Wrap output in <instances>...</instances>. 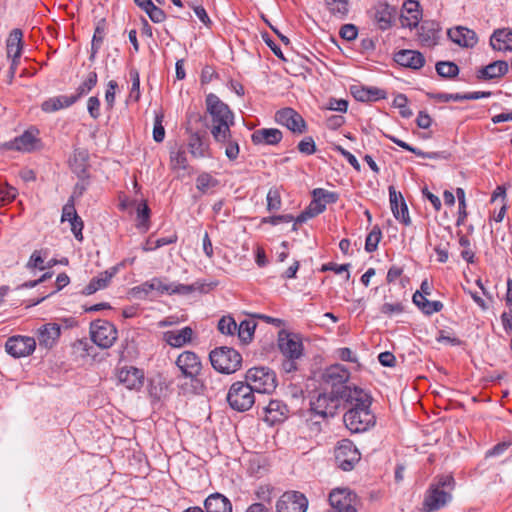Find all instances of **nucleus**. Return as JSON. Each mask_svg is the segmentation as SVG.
I'll return each mask as SVG.
<instances>
[{"instance_id": "obj_1", "label": "nucleus", "mask_w": 512, "mask_h": 512, "mask_svg": "<svg viewBox=\"0 0 512 512\" xmlns=\"http://www.w3.org/2000/svg\"><path fill=\"white\" fill-rule=\"evenodd\" d=\"M353 395L343 402L348 407L343 422L351 433H364L376 425V416L371 409L373 398L365 389L354 391Z\"/></svg>"}, {"instance_id": "obj_2", "label": "nucleus", "mask_w": 512, "mask_h": 512, "mask_svg": "<svg viewBox=\"0 0 512 512\" xmlns=\"http://www.w3.org/2000/svg\"><path fill=\"white\" fill-rule=\"evenodd\" d=\"M350 371L341 364L327 367L321 376V388L337 395L343 402L351 398L354 391H361L363 388L349 382Z\"/></svg>"}, {"instance_id": "obj_3", "label": "nucleus", "mask_w": 512, "mask_h": 512, "mask_svg": "<svg viewBox=\"0 0 512 512\" xmlns=\"http://www.w3.org/2000/svg\"><path fill=\"white\" fill-rule=\"evenodd\" d=\"M207 117L199 113L189 115L186 133L188 134L187 147L194 158L211 157L210 143L207 136Z\"/></svg>"}, {"instance_id": "obj_4", "label": "nucleus", "mask_w": 512, "mask_h": 512, "mask_svg": "<svg viewBox=\"0 0 512 512\" xmlns=\"http://www.w3.org/2000/svg\"><path fill=\"white\" fill-rule=\"evenodd\" d=\"M455 480L451 475H441L431 483L425 493L422 503V512H435L443 508L452 500Z\"/></svg>"}, {"instance_id": "obj_5", "label": "nucleus", "mask_w": 512, "mask_h": 512, "mask_svg": "<svg viewBox=\"0 0 512 512\" xmlns=\"http://www.w3.org/2000/svg\"><path fill=\"white\" fill-rule=\"evenodd\" d=\"M175 364L182 375L191 380L193 393L204 394L207 388V377L202 371L203 367L199 356L193 351L186 350L177 357Z\"/></svg>"}, {"instance_id": "obj_6", "label": "nucleus", "mask_w": 512, "mask_h": 512, "mask_svg": "<svg viewBox=\"0 0 512 512\" xmlns=\"http://www.w3.org/2000/svg\"><path fill=\"white\" fill-rule=\"evenodd\" d=\"M212 367L222 374H233L242 365V356L234 348L221 346L209 353Z\"/></svg>"}, {"instance_id": "obj_7", "label": "nucleus", "mask_w": 512, "mask_h": 512, "mask_svg": "<svg viewBox=\"0 0 512 512\" xmlns=\"http://www.w3.org/2000/svg\"><path fill=\"white\" fill-rule=\"evenodd\" d=\"M343 403V399L322 388L310 397V411L322 419L334 417Z\"/></svg>"}, {"instance_id": "obj_8", "label": "nucleus", "mask_w": 512, "mask_h": 512, "mask_svg": "<svg viewBox=\"0 0 512 512\" xmlns=\"http://www.w3.org/2000/svg\"><path fill=\"white\" fill-rule=\"evenodd\" d=\"M245 379L257 393L270 394L277 387L276 374L268 367L250 368L246 372Z\"/></svg>"}, {"instance_id": "obj_9", "label": "nucleus", "mask_w": 512, "mask_h": 512, "mask_svg": "<svg viewBox=\"0 0 512 512\" xmlns=\"http://www.w3.org/2000/svg\"><path fill=\"white\" fill-rule=\"evenodd\" d=\"M255 391L245 381H237L233 383L227 394V402L229 406L238 412L249 410L255 403Z\"/></svg>"}, {"instance_id": "obj_10", "label": "nucleus", "mask_w": 512, "mask_h": 512, "mask_svg": "<svg viewBox=\"0 0 512 512\" xmlns=\"http://www.w3.org/2000/svg\"><path fill=\"white\" fill-rule=\"evenodd\" d=\"M39 133L38 128L30 127L20 136L1 144L0 148L2 150L19 151L24 153L36 151L42 146L41 139L38 137Z\"/></svg>"}, {"instance_id": "obj_11", "label": "nucleus", "mask_w": 512, "mask_h": 512, "mask_svg": "<svg viewBox=\"0 0 512 512\" xmlns=\"http://www.w3.org/2000/svg\"><path fill=\"white\" fill-rule=\"evenodd\" d=\"M206 111L211 117L210 126H225L234 124V114L227 104L220 98L210 93L206 96Z\"/></svg>"}, {"instance_id": "obj_12", "label": "nucleus", "mask_w": 512, "mask_h": 512, "mask_svg": "<svg viewBox=\"0 0 512 512\" xmlns=\"http://www.w3.org/2000/svg\"><path fill=\"white\" fill-rule=\"evenodd\" d=\"M92 341L100 348H110L117 339L118 331L115 325L108 320L97 319L90 324Z\"/></svg>"}, {"instance_id": "obj_13", "label": "nucleus", "mask_w": 512, "mask_h": 512, "mask_svg": "<svg viewBox=\"0 0 512 512\" xmlns=\"http://www.w3.org/2000/svg\"><path fill=\"white\" fill-rule=\"evenodd\" d=\"M335 461L343 471L352 470L360 461L361 454L350 439H342L335 448Z\"/></svg>"}, {"instance_id": "obj_14", "label": "nucleus", "mask_w": 512, "mask_h": 512, "mask_svg": "<svg viewBox=\"0 0 512 512\" xmlns=\"http://www.w3.org/2000/svg\"><path fill=\"white\" fill-rule=\"evenodd\" d=\"M307 497L299 491H286L276 502V512H306L308 509Z\"/></svg>"}, {"instance_id": "obj_15", "label": "nucleus", "mask_w": 512, "mask_h": 512, "mask_svg": "<svg viewBox=\"0 0 512 512\" xmlns=\"http://www.w3.org/2000/svg\"><path fill=\"white\" fill-rule=\"evenodd\" d=\"M275 121L294 134H304L308 126L304 118L293 108L285 107L275 113Z\"/></svg>"}, {"instance_id": "obj_16", "label": "nucleus", "mask_w": 512, "mask_h": 512, "mask_svg": "<svg viewBox=\"0 0 512 512\" xmlns=\"http://www.w3.org/2000/svg\"><path fill=\"white\" fill-rule=\"evenodd\" d=\"M277 345L283 357L301 358L303 356V343L297 334L286 330L279 331Z\"/></svg>"}, {"instance_id": "obj_17", "label": "nucleus", "mask_w": 512, "mask_h": 512, "mask_svg": "<svg viewBox=\"0 0 512 512\" xmlns=\"http://www.w3.org/2000/svg\"><path fill=\"white\" fill-rule=\"evenodd\" d=\"M36 348V341L33 337L15 335L7 339L5 344L6 352L14 358H21L31 355Z\"/></svg>"}, {"instance_id": "obj_18", "label": "nucleus", "mask_w": 512, "mask_h": 512, "mask_svg": "<svg viewBox=\"0 0 512 512\" xmlns=\"http://www.w3.org/2000/svg\"><path fill=\"white\" fill-rule=\"evenodd\" d=\"M355 495L348 489L336 488L329 494V503L334 512H358L354 507Z\"/></svg>"}, {"instance_id": "obj_19", "label": "nucleus", "mask_w": 512, "mask_h": 512, "mask_svg": "<svg viewBox=\"0 0 512 512\" xmlns=\"http://www.w3.org/2000/svg\"><path fill=\"white\" fill-rule=\"evenodd\" d=\"M388 191L393 216L405 226H409L411 224V218L402 193L397 192L393 186H389Z\"/></svg>"}, {"instance_id": "obj_20", "label": "nucleus", "mask_w": 512, "mask_h": 512, "mask_svg": "<svg viewBox=\"0 0 512 512\" xmlns=\"http://www.w3.org/2000/svg\"><path fill=\"white\" fill-rule=\"evenodd\" d=\"M373 11L374 23L380 30L385 31L392 27L396 15V8L394 6L389 5L387 2H378L374 5Z\"/></svg>"}, {"instance_id": "obj_21", "label": "nucleus", "mask_w": 512, "mask_h": 512, "mask_svg": "<svg viewBox=\"0 0 512 512\" xmlns=\"http://www.w3.org/2000/svg\"><path fill=\"white\" fill-rule=\"evenodd\" d=\"M393 60L398 65L412 70H419L425 65L424 55L417 50H399L394 54Z\"/></svg>"}, {"instance_id": "obj_22", "label": "nucleus", "mask_w": 512, "mask_h": 512, "mask_svg": "<svg viewBox=\"0 0 512 512\" xmlns=\"http://www.w3.org/2000/svg\"><path fill=\"white\" fill-rule=\"evenodd\" d=\"M118 380L130 390H140L144 384V372L136 367H123L118 372Z\"/></svg>"}, {"instance_id": "obj_23", "label": "nucleus", "mask_w": 512, "mask_h": 512, "mask_svg": "<svg viewBox=\"0 0 512 512\" xmlns=\"http://www.w3.org/2000/svg\"><path fill=\"white\" fill-rule=\"evenodd\" d=\"M421 17L422 11L418 1L406 0L403 3L400 16V21L403 27H408L410 29L418 27Z\"/></svg>"}, {"instance_id": "obj_24", "label": "nucleus", "mask_w": 512, "mask_h": 512, "mask_svg": "<svg viewBox=\"0 0 512 512\" xmlns=\"http://www.w3.org/2000/svg\"><path fill=\"white\" fill-rule=\"evenodd\" d=\"M449 39L461 47H473L477 43V36L473 30L458 26L447 31Z\"/></svg>"}, {"instance_id": "obj_25", "label": "nucleus", "mask_w": 512, "mask_h": 512, "mask_svg": "<svg viewBox=\"0 0 512 512\" xmlns=\"http://www.w3.org/2000/svg\"><path fill=\"white\" fill-rule=\"evenodd\" d=\"M117 267H111L108 270H105L99 273L97 276L93 277L90 282L84 287L82 293L84 295H92L98 290L106 288L111 282L112 278L117 273Z\"/></svg>"}, {"instance_id": "obj_26", "label": "nucleus", "mask_w": 512, "mask_h": 512, "mask_svg": "<svg viewBox=\"0 0 512 512\" xmlns=\"http://www.w3.org/2000/svg\"><path fill=\"white\" fill-rule=\"evenodd\" d=\"M351 93L353 97L360 102H373L387 98L386 91L377 87L353 85L351 87Z\"/></svg>"}, {"instance_id": "obj_27", "label": "nucleus", "mask_w": 512, "mask_h": 512, "mask_svg": "<svg viewBox=\"0 0 512 512\" xmlns=\"http://www.w3.org/2000/svg\"><path fill=\"white\" fill-rule=\"evenodd\" d=\"M439 25L434 21H423L418 28V40L422 46L432 47L439 38Z\"/></svg>"}, {"instance_id": "obj_28", "label": "nucleus", "mask_w": 512, "mask_h": 512, "mask_svg": "<svg viewBox=\"0 0 512 512\" xmlns=\"http://www.w3.org/2000/svg\"><path fill=\"white\" fill-rule=\"evenodd\" d=\"M282 138L283 134L277 128L258 129L251 135V140L255 145H277Z\"/></svg>"}, {"instance_id": "obj_29", "label": "nucleus", "mask_w": 512, "mask_h": 512, "mask_svg": "<svg viewBox=\"0 0 512 512\" xmlns=\"http://www.w3.org/2000/svg\"><path fill=\"white\" fill-rule=\"evenodd\" d=\"M490 46L495 51H512V30L510 28L496 29L490 37Z\"/></svg>"}, {"instance_id": "obj_30", "label": "nucleus", "mask_w": 512, "mask_h": 512, "mask_svg": "<svg viewBox=\"0 0 512 512\" xmlns=\"http://www.w3.org/2000/svg\"><path fill=\"white\" fill-rule=\"evenodd\" d=\"M193 330L191 327L186 326L180 330H169L163 333L165 342L174 348H180L192 341Z\"/></svg>"}, {"instance_id": "obj_31", "label": "nucleus", "mask_w": 512, "mask_h": 512, "mask_svg": "<svg viewBox=\"0 0 512 512\" xmlns=\"http://www.w3.org/2000/svg\"><path fill=\"white\" fill-rule=\"evenodd\" d=\"M215 286L216 283H207L205 281H196L192 284L172 283L171 295H190L196 291L205 294Z\"/></svg>"}, {"instance_id": "obj_32", "label": "nucleus", "mask_w": 512, "mask_h": 512, "mask_svg": "<svg viewBox=\"0 0 512 512\" xmlns=\"http://www.w3.org/2000/svg\"><path fill=\"white\" fill-rule=\"evenodd\" d=\"M204 508L206 512H232V503L225 495L215 492L205 499Z\"/></svg>"}, {"instance_id": "obj_33", "label": "nucleus", "mask_w": 512, "mask_h": 512, "mask_svg": "<svg viewBox=\"0 0 512 512\" xmlns=\"http://www.w3.org/2000/svg\"><path fill=\"white\" fill-rule=\"evenodd\" d=\"M263 410L265 412L266 421L272 424L283 421L288 413L287 405L277 399H271L269 403L263 407Z\"/></svg>"}, {"instance_id": "obj_34", "label": "nucleus", "mask_w": 512, "mask_h": 512, "mask_svg": "<svg viewBox=\"0 0 512 512\" xmlns=\"http://www.w3.org/2000/svg\"><path fill=\"white\" fill-rule=\"evenodd\" d=\"M89 154L87 150H76L70 159V168L77 177H86L89 174Z\"/></svg>"}, {"instance_id": "obj_35", "label": "nucleus", "mask_w": 512, "mask_h": 512, "mask_svg": "<svg viewBox=\"0 0 512 512\" xmlns=\"http://www.w3.org/2000/svg\"><path fill=\"white\" fill-rule=\"evenodd\" d=\"M22 38L23 33L18 28L9 33L6 41L7 57L9 59H20L23 49Z\"/></svg>"}, {"instance_id": "obj_36", "label": "nucleus", "mask_w": 512, "mask_h": 512, "mask_svg": "<svg viewBox=\"0 0 512 512\" xmlns=\"http://www.w3.org/2000/svg\"><path fill=\"white\" fill-rule=\"evenodd\" d=\"M61 328L56 323H48L44 325L39 331V345L45 348H51L56 340L60 337Z\"/></svg>"}, {"instance_id": "obj_37", "label": "nucleus", "mask_w": 512, "mask_h": 512, "mask_svg": "<svg viewBox=\"0 0 512 512\" xmlns=\"http://www.w3.org/2000/svg\"><path fill=\"white\" fill-rule=\"evenodd\" d=\"M75 104V99L67 95L50 97L41 104V110L45 113H53L58 110L68 108Z\"/></svg>"}, {"instance_id": "obj_38", "label": "nucleus", "mask_w": 512, "mask_h": 512, "mask_svg": "<svg viewBox=\"0 0 512 512\" xmlns=\"http://www.w3.org/2000/svg\"><path fill=\"white\" fill-rule=\"evenodd\" d=\"M412 301L425 315H432L443 309V303L441 301H430L419 291L413 294Z\"/></svg>"}, {"instance_id": "obj_39", "label": "nucleus", "mask_w": 512, "mask_h": 512, "mask_svg": "<svg viewBox=\"0 0 512 512\" xmlns=\"http://www.w3.org/2000/svg\"><path fill=\"white\" fill-rule=\"evenodd\" d=\"M329 13L336 19L344 20L350 12L349 0H324Z\"/></svg>"}, {"instance_id": "obj_40", "label": "nucleus", "mask_w": 512, "mask_h": 512, "mask_svg": "<svg viewBox=\"0 0 512 512\" xmlns=\"http://www.w3.org/2000/svg\"><path fill=\"white\" fill-rule=\"evenodd\" d=\"M508 71V63L497 60L482 68V79H495L503 76Z\"/></svg>"}, {"instance_id": "obj_41", "label": "nucleus", "mask_w": 512, "mask_h": 512, "mask_svg": "<svg viewBox=\"0 0 512 512\" xmlns=\"http://www.w3.org/2000/svg\"><path fill=\"white\" fill-rule=\"evenodd\" d=\"M256 326L253 319H244L237 324V334L242 343L248 344L252 341Z\"/></svg>"}, {"instance_id": "obj_42", "label": "nucleus", "mask_w": 512, "mask_h": 512, "mask_svg": "<svg viewBox=\"0 0 512 512\" xmlns=\"http://www.w3.org/2000/svg\"><path fill=\"white\" fill-rule=\"evenodd\" d=\"M97 82L98 75L96 71L89 72L85 80L78 86L75 93L71 95V97L75 99V103L83 96L87 95L97 85Z\"/></svg>"}, {"instance_id": "obj_43", "label": "nucleus", "mask_w": 512, "mask_h": 512, "mask_svg": "<svg viewBox=\"0 0 512 512\" xmlns=\"http://www.w3.org/2000/svg\"><path fill=\"white\" fill-rule=\"evenodd\" d=\"M234 124H228L225 126H209L210 133L215 141L220 147L226 144L230 139L233 138V134L231 132V127Z\"/></svg>"}, {"instance_id": "obj_44", "label": "nucleus", "mask_w": 512, "mask_h": 512, "mask_svg": "<svg viewBox=\"0 0 512 512\" xmlns=\"http://www.w3.org/2000/svg\"><path fill=\"white\" fill-rule=\"evenodd\" d=\"M137 214V224L136 227L141 230L142 232H147L150 228V215L151 210L146 203V201H143L139 203L136 210Z\"/></svg>"}, {"instance_id": "obj_45", "label": "nucleus", "mask_w": 512, "mask_h": 512, "mask_svg": "<svg viewBox=\"0 0 512 512\" xmlns=\"http://www.w3.org/2000/svg\"><path fill=\"white\" fill-rule=\"evenodd\" d=\"M435 100L443 103H447L450 101H462V100H470V99H480V91H475L467 94L460 93H437L432 96Z\"/></svg>"}, {"instance_id": "obj_46", "label": "nucleus", "mask_w": 512, "mask_h": 512, "mask_svg": "<svg viewBox=\"0 0 512 512\" xmlns=\"http://www.w3.org/2000/svg\"><path fill=\"white\" fill-rule=\"evenodd\" d=\"M505 198H506V190L502 186H497V188L494 190L492 197H491V203H496L497 201H500V209L496 213L493 214V220L495 222H501L505 216L506 213V204H505Z\"/></svg>"}, {"instance_id": "obj_47", "label": "nucleus", "mask_w": 512, "mask_h": 512, "mask_svg": "<svg viewBox=\"0 0 512 512\" xmlns=\"http://www.w3.org/2000/svg\"><path fill=\"white\" fill-rule=\"evenodd\" d=\"M105 36V20L100 21L94 31V35L91 42V54L90 59H93L100 50Z\"/></svg>"}, {"instance_id": "obj_48", "label": "nucleus", "mask_w": 512, "mask_h": 512, "mask_svg": "<svg viewBox=\"0 0 512 512\" xmlns=\"http://www.w3.org/2000/svg\"><path fill=\"white\" fill-rule=\"evenodd\" d=\"M435 68L437 74L442 78H454L459 73V67L451 61H439Z\"/></svg>"}, {"instance_id": "obj_49", "label": "nucleus", "mask_w": 512, "mask_h": 512, "mask_svg": "<svg viewBox=\"0 0 512 512\" xmlns=\"http://www.w3.org/2000/svg\"><path fill=\"white\" fill-rule=\"evenodd\" d=\"M47 256H48L47 249L35 250L31 254V256L26 264V268H28L30 270H33V269L44 270L46 268V265H44V261L47 258Z\"/></svg>"}, {"instance_id": "obj_50", "label": "nucleus", "mask_w": 512, "mask_h": 512, "mask_svg": "<svg viewBox=\"0 0 512 512\" xmlns=\"http://www.w3.org/2000/svg\"><path fill=\"white\" fill-rule=\"evenodd\" d=\"M472 281L467 277L465 274V280L463 283H461L463 291L468 294L478 305H480V295L478 289L480 288V276H476Z\"/></svg>"}, {"instance_id": "obj_51", "label": "nucleus", "mask_w": 512, "mask_h": 512, "mask_svg": "<svg viewBox=\"0 0 512 512\" xmlns=\"http://www.w3.org/2000/svg\"><path fill=\"white\" fill-rule=\"evenodd\" d=\"M218 183V180L207 172H202L196 178V188L202 194H205L210 188L216 187Z\"/></svg>"}, {"instance_id": "obj_52", "label": "nucleus", "mask_w": 512, "mask_h": 512, "mask_svg": "<svg viewBox=\"0 0 512 512\" xmlns=\"http://www.w3.org/2000/svg\"><path fill=\"white\" fill-rule=\"evenodd\" d=\"M382 239V231L378 225H375L368 233L365 241V250L372 253L377 250L378 244Z\"/></svg>"}, {"instance_id": "obj_53", "label": "nucleus", "mask_w": 512, "mask_h": 512, "mask_svg": "<svg viewBox=\"0 0 512 512\" xmlns=\"http://www.w3.org/2000/svg\"><path fill=\"white\" fill-rule=\"evenodd\" d=\"M312 197H317L322 204H335L339 200V194L334 191H328L324 188H315L312 192Z\"/></svg>"}, {"instance_id": "obj_54", "label": "nucleus", "mask_w": 512, "mask_h": 512, "mask_svg": "<svg viewBox=\"0 0 512 512\" xmlns=\"http://www.w3.org/2000/svg\"><path fill=\"white\" fill-rule=\"evenodd\" d=\"M267 201V210L268 211H277L282 206V199L280 191L277 187H272L269 189L266 197Z\"/></svg>"}, {"instance_id": "obj_55", "label": "nucleus", "mask_w": 512, "mask_h": 512, "mask_svg": "<svg viewBox=\"0 0 512 512\" xmlns=\"http://www.w3.org/2000/svg\"><path fill=\"white\" fill-rule=\"evenodd\" d=\"M129 77L131 80L130 98L138 102L141 96L139 71L136 68H131L129 70Z\"/></svg>"}, {"instance_id": "obj_56", "label": "nucleus", "mask_w": 512, "mask_h": 512, "mask_svg": "<svg viewBox=\"0 0 512 512\" xmlns=\"http://www.w3.org/2000/svg\"><path fill=\"white\" fill-rule=\"evenodd\" d=\"M393 106L399 109V113L403 118H410L412 110L408 107V98L405 94L399 93L393 100Z\"/></svg>"}, {"instance_id": "obj_57", "label": "nucleus", "mask_w": 512, "mask_h": 512, "mask_svg": "<svg viewBox=\"0 0 512 512\" xmlns=\"http://www.w3.org/2000/svg\"><path fill=\"white\" fill-rule=\"evenodd\" d=\"M218 330L222 334L234 335V333L237 331V323L232 316H223L218 321Z\"/></svg>"}, {"instance_id": "obj_58", "label": "nucleus", "mask_w": 512, "mask_h": 512, "mask_svg": "<svg viewBox=\"0 0 512 512\" xmlns=\"http://www.w3.org/2000/svg\"><path fill=\"white\" fill-rule=\"evenodd\" d=\"M153 291V283L151 280L145 281L138 286H134L130 289V295L137 299H146L148 295Z\"/></svg>"}, {"instance_id": "obj_59", "label": "nucleus", "mask_w": 512, "mask_h": 512, "mask_svg": "<svg viewBox=\"0 0 512 512\" xmlns=\"http://www.w3.org/2000/svg\"><path fill=\"white\" fill-rule=\"evenodd\" d=\"M171 164L173 168L186 170L188 168V159L185 150L182 148L177 151H172L170 155Z\"/></svg>"}, {"instance_id": "obj_60", "label": "nucleus", "mask_w": 512, "mask_h": 512, "mask_svg": "<svg viewBox=\"0 0 512 512\" xmlns=\"http://www.w3.org/2000/svg\"><path fill=\"white\" fill-rule=\"evenodd\" d=\"M163 119L164 115L162 113H157L154 118L153 139L157 143H161L165 138Z\"/></svg>"}, {"instance_id": "obj_61", "label": "nucleus", "mask_w": 512, "mask_h": 512, "mask_svg": "<svg viewBox=\"0 0 512 512\" xmlns=\"http://www.w3.org/2000/svg\"><path fill=\"white\" fill-rule=\"evenodd\" d=\"M17 196V190L9 184L0 186V206H4L7 203L14 201Z\"/></svg>"}, {"instance_id": "obj_62", "label": "nucleus", "mask_w": 512, "mask_h": 512, "mask_svg": "<svg viewBox=\"0 0 512 512\" xmlns=\"http://www.w3.org/2000/svg\"><path fill=\"white\" fill-rule=\"evenodd\" d=\"M297 149L301 154L309 156L316 152L317 147L313 137L306 136L298 143Z\"/></svg>"}, {"instance_id": "obj_63", "label": "nucleus", "mask_w": 512, "mask_h": 512, "mask_svg": "<svg viewBox=\"0 0 512 512\" xmlns=\"http://www.w3.org/2000/svg\"><path fill=\"white\" fill-rule=\"evenodd\" d=\"M220 148L225 149V155L230 161H234L238 158L240 153L239 142L236 138L230 139L226 144L222 145Z\"/></svg>"}, {"instance_id": "obj_64", "label": "nucleus", "mask_w": 512, "mask_h": 512, "mask_svg": "<svg viewBox=\"0 0 512 512\" xmlns=\"http://www.w3.org/2000/svg\"><path fill=\"white\" fill-rule=\"evenodd\" d=\"M78 216L79 215L77 214L76 209H75L73 196H71L68 199L67 203L63 206L61 221L62 222L68 221L70 223L74 219L78 218Z\"/></svg>"}]
</instances>
